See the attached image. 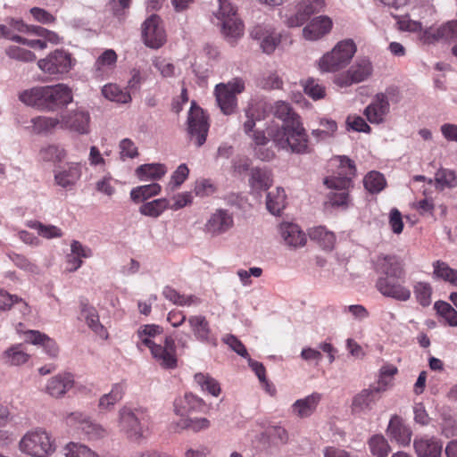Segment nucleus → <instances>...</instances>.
Segmentation results:
<instances>
[{"instance_id": "69168bd1", "label": "nucleus", "mask_w": 457, "mask_h": 457, "mask_svg": "<svg viewBox=\"0 0 457 457\" xmlns=\"http://www.w3.org/2000/svg\"><path fill=\"white\" fill-rule=\"evenodd\" d=\"M66 457H98V455L86 445L71 444Z\"/></svg>"}, {"instance_id": "680f3d73", "label": "nucleus", "mask_w": 457, "mask_h": 457, "mask_svg": "<svg viewBox=\"0 0 457 457\" xmlns=\"http://www.w3.org/2000/svg\"><path fill=\"white\" fill-rule=\"evenodd\" d=\"M335 159L339 162V175L346 174L353 178L355 177L356 166L353 160H351L346 155H338L336 156Z\"/></svg>"}, {"instance_id": "6ab92c4d", "label": "nucleus", "mask_w": 457, "mask_h": 457, "mask_svg": "<svg viewBox=\"0 0 457 457\" xmlns=\"http://www.w3.org/2000/svg\"><path fill=\"white\" fill-rule=\"evenodd\" d=\"M251 37L260 42V46L266 54H271L281 41L280 34L271 27L257 25L251 31Z\"/></svg>"}, {"instance_id": "c03bdc74", "label": "nucleus", "mask_w": 457, "mask_h": 457, "mask_svg": "<svg viewBox=\"0 0 457 457\" xmlns=\"http://www.w3.org/2000/svg\"><path fill=\"white\" fill-rule=\"evenodd\" d=\"M65 155V150L57 145H48L42 147L39 151V157L44 162H61Z\"/></svg>"}, {"instance_id": "f257e3e1", "label": "nucleus", "mask_w": 457, "mask_h": 457, "mask_svg": "<svg viewBox=\"0 0 457 457\" xmlns=\"http://www.w3.org/2000/svg\"><path fill=\"white\" fill-rule=\"evenodd\" d=\"M71 89L65 84L39 86L23 90L19 100L28 106L40 111L54 112L72 102Z\"/></svg>"}, {"instance_id": "c9c22d12", "label": "nucleus", "mask_w": 457, "mask_h": 457, "mask_svg": "<svg viewBox=\"0 0 457 457\" xmlns=\"http://www.w3.org/2000/svg\"><path fill=\"white\" fill-rule=\"evenodd\" d=\"M309 237L312 240L316 241L325 250H331L336 241L334 233L327 230L326 228L322 226L311 229Z\"/></svg>"}, {"instance_id": "2f4dec72", "label": "nucleus", "mask_w": 457, "mask_h": 457, "mask_svg": "<svg viewBox=\"0 0 457 457\" xmlns=\"http://www.w3.org/2000/svg\"><path fill=\"white\" fill-rule=\"evenodd\" d=\"M81 170L79 163L71 162L67 168L55 173L54 179L57 185L68 188L72 187L80 178Z\"/></svg>"}, {"instance_id": "7ed1b4c3", "label": "nucleus", "mask_w": 457, "mask_h": 457, "mask_svg": "<svg viewBox=\"0 0 457 457\" xmlns=\"http://www.w3.org/2000/svg\"><path fill=\"white\" fill-rule=\"evenodd\" d=\"M20 450L32 457H48L55 452V440L43 428L27 432L19 443Z\"/></svg>"}, {"instance_id": "b1692460", "label": "nucleus", "mask_w": 457, "mask_h": 457, "mask_svg": "<svg viewBox=\"0 0 457 457\" xmlns=\"http://www.w3.org/2000/svg\"><path fill=\"white\" fill-rule=\"evenodd\" d=\"M413 447L418 457H440L442 453L441 442L434 436H416Z\"/></svg>"}, {"instance_id": "f3484780", "label": "nucleus", "mask_w": 457, "mask_h": 457, "mask_svg": "<svg viewBox=\"0 0 457 457\" xmlns=\"http://www.w3.org/2000/svg\"><path fill=\"white\" fill-rule=\"evenodd\" d=\"M187 322L193 336L197 341L213 346L217 345V339L205 316L201 314L191 315L187 318Z\"/></svg>"}, {"instance_id": "473e14b6", "label": "nucleus", "mask_w": 457, "mask_h": 457, "mask_svg": "<svg viewBox=\"0 0 457 457\" xmlns=\"http://www.w3.org/2000/svg\"><path fill=\"white\" fill-rule=\"evenodd\" d=\"M1 358L7 365L20 366L29 361V354L26 353L23 344H16L4 351Z\"/></svg>"}, {"instance_id": "8fccbe9b", "label": "nucleus", "mask_w": 457, "mask_h": 457, "mask_svg": "<svg viewBox=\"0 0 457 457\" xmlns=\"http://www.w3.org/2000/svg\"><path fill=\"white\" fill-rule=\"evenodd\" d=\"M5 54L11 59L22 62H31L36 60V55L33 52L17 46H10L7 47L5 49Z\"/></svg>"}, {"instance_id": "412c9836", "label": "nucleus", "mask_w": 457, "mask_h": 457, "mask_svg": "<svg viewBox=\"0 0 457 457\" xmlns=\"http://www.w3.org/2000/svg\"><path fill=\"white\" fill-rule=\"evenodd\" d=\"M233 224L232 215L227 210L219 209L207 220L205 229L212 236H218L228 231Z\"/></svg>"}, {"instance_id": "79ce46f5", "label": "nucleus", "mask_w": 457, "mask_h": 457, "mask_svg": "<svg viewBox=\"0 0 457 457\" xmlns=\"http://www.w3.org/2000/svg\"><path fill=\"white\" fill-rule=\"evenodd\" d=\"M161 191V186L157 183L135 187L130 192V197L134 202L145 201L157 195Z\"/></svg>"}, {"instance_id": "a19ab883", "label": "nucleus", "mask_w": 457, "mask_h": 457, "mask_svg": "<svg viewBox=\"0 0 457 457\" xmlns=\"http://www.w3.org/2000/svg\"><path fill=\"white\" fill-rule=\"evenodd\" d=\"M433 268L436 278L457 286V270L452 269L446 262L441 261L435 262Z\"/></svg>"}, {"instance_id": "1a4fd4ad", "label": "nucleus", "mask_w": 457, "mask_h": 457, "mask_svg": "<svg viewBox=\"0 0 457 457\" xmlns=\"http://www.w3.org/2000/svg\"><path fill=\"white\" fill-rule=\"evenodd\" d=\"M75 62L76 60L69 52L56 49L46 58L40 59L37 66L43 72L49 75H63L72 69Z\"/></svg>"}, {"instance_id": "ddd939ff", "label": "nucleus", "mask_w": 457, "mask_h": 457, "mask_svg": "<svg viewBox=\"0 0 457 457\" xmlns=\"http://www.w3.org/2000/svg\"><path fill=\"white\" fill-rule=\"evenodd\" d=\"M373 71V67L369 59L363 58L356 61L346 72L338 75L335 83L343 87L357 84L368 79Z\"/></svg>"}, {"instance_id": "5fc2aeb1", "label": "nucleus", "mask_w": 457, "mask_h": 457, "mask_svg": "<svg viewBox=\"0 0 457 457\" xmlns=\"http://www.w3.org/2000/svg\"><path fill=\"white\" fill-rule=\"evenodd\" d=\"M414 293H415L417 301L422 306H428L430 304L432 288L428 283L418 282L414 286Z\"/></svg>"}, {"instance_id": "052dcab7", "label": "nucleus", "mask_w": 457, "mask_h": 457, "mask_svg": "<svg viewBox=\"0 0 457 457\" xmlns=\"http://www.w3.org/2000/svg\"><path fill=\"white\" fill-rule=\"evenodd\" d=\"M443 40L457 44V21H452L439 28Z\"/></svg>"}, {"instance_id": "6e6552de", "label": "nucleus", "mask_w": 457, "mask_h": 457, "mask_svg": "<svg viewBox=\"0 0 457 457\" xmlns=\"http://www.w3.org/2000/svg\"><path fill=\"white\" fill-rule=\"evenodd\" d=\"M143 345L150 349L153 358L162 368L173 370L177 367L178 359L173 337H165L163 345L156 344L152 339L145 337L143 339Z\"/></svg>"}, {"instance_id": "e433bc0d", "label": "nucleus", "mask_w": 457, "mask_h": 457, "mask_svg": "<svg viewBox=\"0 0 457 457\" xmlns=\"http://www.w3.org/2000/svg\"><path fill=\"white\" fill-rule=\"evenodd\" d=\"M167 170L163 164L151 163L143 164L137 168L136 174L140 180L160 179L165 175Z\"/></svg>"}, {"instance_id": "0eeeda50", "label": "nucleus", "mask_w": 457, "mask_h": 457, "mask_svg": "<svg viewBox=\"0 0 457 457\" xmlns=\"http://www.w3.org/2000/svg\"><path fill=\"white\" fill-rule=\"evenodd\" d=\"M220 21L221 32L228 40L241 37L244 30L242 21L237 15V10L228 0H220V9L216 13Z\"/></svg>"}, {"instance_id": "aec40b11", "label": "nucleus", "mask_w": 457, "mask_h": 457, "mask_svg": "<svg viewBox=\"0 0 457 457\" xmlns=\"http://www.w3.org/2000/svg\"><path fill=\"white\" fill-rule=\"evenodd\" d=\"M204 408V401L191 393H187L174 401V411L182 418L202 412Z\"/></svg>"}, {"instance_id": "393cba45", "label": "nucleus", "mask_w": 457, "mask_h": 457, "mask_svg": "<svg viewBox=\"0 0 457 457\" xmlns=\"http://www.w3.org/2000/svg\"><path fill=\"white\" fill-rule=\"evenodd\" d=\"M386 435L399 445H408L411 443V430L398 415H393L389 420Z\"/></svg>"}, {"instance_id": "423d86ee", "label": "nucleus", "mask_w": 457, "mask_h": 457, "mask_svg": "<svg viewBox=\"0 0 457 457\" xmlns=\"http://www.w3.org/2000/svg\"><path fill=\"white\" fill-rule=\"evenodd\" d=\"M355 51L356 46L352 40L341 41L320 59V67L328 72L338 71L348 64Z\"/></svg>"}, {"instance_id": "cd10ccee", "label": "nucleus", "mask_w": 457, "mask_h": 457, "mask_svg": "<svg viewBox=\"0 0 457 457\" xmlns=\"http://www.w3.org/2000/svg\"><path fill=\"white\" fill-rule=\"evenodd\" d=\"M81 317L85 320L88 328L102 338H107L108 333L105 328L101 324L99 320V315L97 311L92 305L87 303L81 302Z\"/></svg>"}, {"instance_id": "a211bd4d", "label": "nucleus", "mask_w": 457, "mask_h": 457, "mask_svg": "<svg viewBox=\"0 0 457 457\" xmlns=\"http://www.w3.org/2000/svg\"><path fill=\"white\" fill-rule=\"evenodd\" d=\"M62 129H70L80 135L89 133L90 115L84 110L71 111L62 115Z\"/></svg>"}, {"instance_id": "9d476101", "label": "nucleus", "mask_w": 457, "mask_h": 457, "mask_svg": "<svg viewBox=\"0 0 457 457\" xmlns=\"http://www.w3.org/2000/svg\"><path fill=\"white\" fill-rule=\"evenodd\" d=\"M386 391L385 386L371 384L368 387L361 389L356 393L350 405L352 413L368 414L376 406L381 398V394Z\"/></svg>"}, {"instance_id": "9b49d317", "label": "nucleus", "mask_w": 457, "mask_h": 457, "mask_svg": "<svg viewBox=\"0 0 457 457\" xmlns=\"http://www.w3.org/2000/svg\"><path fill=\"white\" fill-rule=\"evenodd\" d=\"M263 430L257 433L252 439L255 448L269 451L273 447L286 445L289 436L287 429L279 425H268L262 427Z\"/></svg>"}, {"instance_id": "c85d7f7f", "label": "nucleus", "mask_w": 457, "mask_h": 457, "mask_svg": "<svg viewBox=\"0 0 457 457\" xmlns=\"http://www.w3.org/2000/svg\"><path fill=\"white\" fill-rule=\"evenodd\" d=\"M280 234L285 243L293 248L303 246L306 243V236L299 226L290 222L280 225Z\"/></svg>"}, {"instance_id": "20e7f679", "label": "nucleus", "mask_w": 457, "mask_h": 457, "mask_svg": "<svg viewBox=\"0 0 457 457\" xmlns=\"http://www.w3.org/2000/svg\"><path fill=\"white\" fill-rule=\"evenodd\" d=\"M274 144L281 149H290L295 154H306L310 152L308 135L302 122L287 128H280L272 136Z\"/></svg>"}, {"instance_id": "de8ad7c7", "label": "nucleus", "mask_w": 457, "mask_h": 457, "mask_svg": "<svg viewBox=\"0 0 457 457\" xmlns=\"http://www.w3.org/2000/svg\"><path fill=\"white\" fill-rule=\"evenodd\" d=\"M303 86L304 93L314 101L323 99L326 96L325 87L313 78L307 79Z\"/></svg>"}, {"instance_id": "3c124183", "label": "nucleus", "mask_w": 457, "mask_h": 457, "mask_svg": "<svg viewBox=\"0 0 457 457\" xmlns=\"http://www.w3.org/2000/svg\"><path fill=\"white\" fill-rule=\"evenodd\" d=\"M9 258L12 260V262L14 263L16 267L19 269L24 270L27 273L29 274H39L40 269L39 267L30 262L26 256L12 253H9Z\"/></svg>"}, {"instance_id": "a878e982", "label": "nucleus", "mask_w": 457, "mask_h": 457, "mask_svg": "<svg viewBox=\"0 0 457 457\" xmlns=\"http://www.w3.org/2000/svg\"><path fill=\"white\" fill-rule=\"evenodd\" d=\"M321 398V394L315 392L304 398L298 399L292 404L291 411L298 418H308L316 411Z\"/></svg>"}, {"instance_id": "338daca9", "label": "nucleus", "mask_w": 457, "mask_h": 457, "mask_svg": "<svg viewBox=\"0 0 457 457\" xmlns=\"http://www.w3.org/2000/svg\"><path fill=\"white\" fill-rule=\"evenodd\" d=\"M194 192L200 197L211 195L215 192V187L209 179H202L195 182Z\"/></svg>"}, {"instance_id": "39448f33", "label": "nucleus", "mask_w": 457, "mask_h": 457, "mask_svg": "<svg viewBox=\"0 0 457 457\" xmlns=\"http://www.w3.org/2000/svg\"><path fill=\"white\" fill-rule=\"evenodd\" d=\"M245 90V81L241 78H235L228 83L216 85L214 94L220 111L225 115L235 112L237 106V95Z\"/></svg>"}, {"instance_id": "0e129e2a", "label": "nucleus", "mask_w": 457, "mask_h": 457, "mask_svg": "<svg viewBox=\"0 0 457 457\" xmlns=\"http://www.w3.org/2000/svg\"><path fill=\"white\" fill-rule=\"evenodd\" d=\"M120 154L122 160L135 158L138 155L137 147L129 138H124L120 142Z\"/></svg>"}, {"instance_id": "37998d69", "label": "nucleus", "mask_w": 457, "mask_h": 457, "mask_svg": "<svg viewBox=\"0 0 457 457\" xmlns=\"http://www.w3.org/2000/svg\"><path fill=\"white\" fill-rule=\"evenodd\" d=\"M27 226L30 228L36 229L39 236L47 239L61 237L62 236V230L56 226L45 225L37 220H29L28 221Z\"/></svg>"}, {"instance_id": "09e8293b", "label": "nucleus", "mask_w": 457, "mask_h": 457, "mask_svg": "<svg viewBox=\"0 0 457 457\" xmlns=\"http://www.w3.org/2000/svg\"><path fill=\"white\" fill-rule=\"evenodd\" d=\"M195 381L203 390L207 391L213 396H218L220 393L219 383L208 375L197 373L195 375Z\"/></svg>"}, {"instance_id": "f704fd0d", "label": "nucleus", "mask_w": 457, "mask_h": 457, "mask_svg": "<svg viewBox=\"0 0 457 457\" xmlns=\"http://www.w3.org/2000/svg\"><path fill=\"white\" fill-rule=\"evenodd\" d=\"M32 129L36 134L52 133L57 128L62 129V119L38 116L31 120Z\"/></svg>"}, {"instance_id": "6e6d98bb", "label": "nucleus", "mask_w": 457, "mask_h": 457, "mask_svg": "<svg viewBox=\"0 0 457 457\" xmlns=\"http://www.w3.org/2000/svg\"><path fill=\"white\" fill-rule=\"evenodd\" d=\"M178 425L181 428H188L196 432L207 428L210 426V421L205 418L193 419L187 417L182 419Z\"/></svg>"}, {"instance_id": "72a5a7b5", "label": "nucleus", "mask_w": 457, "mask_h": 457, "mask_svg": "<svg viewBox=\"0 0 457 457\" xmlns=\"http://www.w3.org/2000/svg\"><path fill=\"white\" fill-rule=\"evenodd\" d=\"M272 183L271 172L269 170L259 167L251 170L249 184L253 189L267 190Z\"/></svg>"}, {"instance_id": "58836bf2", "label": "nucleus", "mask_w": 457, "mask_h": 457, "mask_svg": "<svg viewBox=\"0 0 457 457\" xmlns=\"http://www.w3.org/2000/svg\"><path fill=\"white\" fill-rule=\"evenodd\" d=\"M368 446L374 457H387L391 451L387 440L380 434L373 435L368 440Z\"/></svg>"}, {"instance_id": "603ef678", "label": "nucleus", "mask_w": 457, "mask_h": 457, "mask_svg": "<svg viewBox=\"0 0 457 457\" xmlns=\"http://www.w3.org/2000/svg\"><path fill=\"white\" fill-rule=\"evenodd\" d=\"M102 93L106 98L118 103L126 104L131 100L129 94L123 93L117 86L112 84L104 86Z\"/></svg>"}, {"instance_id": "f8f14e48", "label": "nucleus", "mask_w": 457, "mask_h": 457, "mask_svg": "<svg viewBox=\"0 0 457 457\" xmlns=\"http://www.w3.org/2000/svg\"><path fill=\"white\" fill-rule=\"evenodd\" d=\"M187 125V131L192 138H195L196 146H202L206 141L209 123L204 110L197 106L195 102L192 103L188 112Z\"/></svg>"}, {"instance_id": "5701e85b", "label": "nucleus", "mask_w": 457, "mask_h": 457, "mask_svg": "<svg viewBox=\"0 0 457 457\" xmlns=\"http://www.w3.org/2000/svg\"><path fill=\"white\" fill-rule=\"evenodd\" d=\"M332 25V20L328 16L320 15L312 19L303 28V35L305 39L318 40L330 32Z\"/></svg>"}, {"instance_id": "13d9d810", "label": "nucleus", "mask_w": 457, "mask_h": 457, "mask_svg": "<svg viewBox=\"0 0 457 457\" xmlns=\"http://www.w3.org/2000/svg\"><path fill=\"white\" fill-rule=\"evenodd\" d=\"M79 429L91 438L100 437L104 435V429L97 424L92 422L89 417L86 420H83L82 423L79 427Z\"/></svg>"}, {"instance_id": "4d7b16f0", "label": "nucleus", "mask_w": 457, "mask_h": 457, "mask_svg": "<svg viewBox=\"0 0 457 457\" xmlns=\"http://www.w3.org/2000/svg\"><path fill=\"white\" fill-rule=\"evenodd\" d=\"M222 341L228 345V347L243 358H249L248 352L243 343L234 335H227L222 338Z\"/></svg>"}, {"instance_id": "49530a36", "label": "nucleus", "mask_w": 457, "mask_h": 457, "mask_svg": "<svg viewBox=\"0 0 457 457\" xmlns=\"http://www.w3.org/2000/svg\"><path fill=\"white\" fill-rule=\"evenodd\" d=\"M435 181L441 188H453L457 187V173L453 170L440 169L436 171Z\"/></svg>"}, {"instance_id": "864d4df0", "label": "nucleus", "mask_w": 457, "mask_h": 457, "mask_svg": "<svg viewBox=\"0 0 457 457\" xmlns=\"http://www.w3.org/2000/svg\"><path fill=\"white\" fill-rule=\"evenodd\" d=\"M353 177H350L346 174L331 176L326 178L324 180V184L328 186V187L335 188L339 191L346 190L352 186Z\"/></svg>"}, {"instance_id": "7c9ffc66", "label": "nucleus", "mask_w": 457, "mask_h": 457, "mask_svg": "<svg viewBox=\"0 0 457 457\" xmlns=\"http://www.w3.org/2000/svg\"><path fill=\"white\" fill-rule=\"evenodd\" d=\"M25 335L26 342L35 345H42L45 348L46 353L51 357H56L58 355L59 347L56 342L50 338L47 335L37 330H29Z\"/></svg>"}, {"instance_id": "ea45409f", "label": "nucleus", "mask_w": 457, "mask_h": 457, "mask_svg": "<svg viewBox=\"0 0 457 457\" xmlns=\"http://www.w3.org/2000/svg\"><path fill=\"white\" fill-rule=\"evenodd\" d=\"M169 207V202L166 198H159L151 202L145 203L139 207V212L142 215L157 218Z\"/></svg>"}, {"instance_id": "bf43d9fd", "label": "nucleus", "mask_w": 457, "mask_h": 457, "mask_svg": "<svg viewBox=\"0 0 457 457\" xmlns=\"http://www.w3.org/2000/svg\"><path fill=\"white\" fill-rule=\"evenodd\" d=\"M441 428L446 437H453L457 432V422L450 413H442Z\"/></svg>"}, {"instance_id": "4be33fe9", "label": "nucleus", "mask_w": 457, "mask_h": 457, "mask_svg": "<svg viewBox=\"0 0 457 457\" xmlns=\"http://www.w3.org/2000/svg\"><path fill=\"white\" fill-rule=\"evenodd\" d=\"M390 104L382 93H378L372 102L365 108L363 114L370 123L379 124L389 112Z\"/></svg>"}, {"instance_id": "e2e57ef3", "label": "nucleus", "mask_w": 457, "mask_h": 457, "mask_svg": "<svg viewBox=\"0 0 457 457\" xmlns=\"http://www.w3.org/2000/svg\"><path fill=\"white\" fill-rule=\"evenodd\" d=\"M247 361H248L249 366L254 371V373L258 377L260 382L265 386V388L269 393H271V390H270L271 386L269 384V382L266 378V370H265L263 364L257 361H253L250 357L247 358Z\"/></svg>"}, {"instance_id": "f03ea898", "label": "nucleus", "mask_w": 457, "mask_h": 457, "mask_svg": "<svg viewBox=\"0 0 457 457\" xmlns=\"http://www.w3.org/2000/svg\"><path fill=\"white\" fill-rule=\"evenodd\" d=\"M148 421L145 409L124 406L119 411V427L131 442L140 443L146 438Z\"/></svg>"}, {"instance_id": "dca6fc26", "label": "nucleus", "mask_w": 457, "mask_h": 457, "mask_svg": "<svg viewBox=\"0 0 457 457\" xmlns=\"http://www.w3.org/2000/svg\"><path fill=\"white\" fill-rule=\"evenodd\" d=\"M402 282L393 277H378L376 282V288L384 296L405 302L411 298V290L404 287Z\"/></svg>"}, {"instance_id": "4468645a", "label": "nucleus", "mask_w": 457, "mask_h": 457, "mask_svg": "<svg viewBox=\"0 0 457 457\" xmlns=\"http://www.w3.org/2000/svg\"><path fill=\"white\" fill-rule=\"evenodd\" d=\"M375 270L380 277H393L398 280H405L403 260L395 254H379L375 261Z\"/></svg>"}, {"instance_id": "a18cd8bd", "label": "nucleus", "mask_w": 457, "mask_h": 457, "mask_svg": "<svg viewBox=\"0 0 457 457\" xmlns=\"http://www.w3.org/2000/svg\"><path fill=\"white\" fill-rule=\"evenodd\" d=\"M363 184L369 192L375 194L384 189L386 179L380 172L370 171L365 176Z\"/></svg>"}, {"instance_id": "2eb2a0df", "label": "nucleus", "mask_w": 457, "mask_h": 457, "mask_svg": "<svg viewBox=\"0 0 457 457\" xmlns=\"http://www.w3.org/2000/svg\"><path fill=\"white\" fill-rule=\"evenodd\" d=\"M142 37L145 44L151 48H159L164 44L166 35L158 15L152 14L145 21L142 25Z\"/></svg>"}, {"instance_id": "bb28decb", "label": "nucleus", "mask_w": 457, "mask_h": 457, "mask_svg": "<svg viewBox=\"0 0 457 457\" xmlns=\"http://www.w3.org/2000/svg\"><path fill=\"white\" fill-rule=\"evenodd\" d=\"M73 386V376L71 373H62L49 379L46 390L51 396L59 398L64 395Z\"/></svg>"}, {"instance_id": "c756f323", "label": "nucleus", "mask_w": 457, "mask_h": 457, "mask_svg": "<svg viewBox=\"0 0 457 457\" xmlns=\"http://www.w3.org/2000/svg\"><path fill=\"white\" fill-rule=\"evenodd\" d=\"M270 111L276 118L283 121L281 128H287V126L290 127L301 122L300 116L294 112L288 103L284 101H277L274 103Z\"/></svg>"}, {"instance_id": "774afa93", "label": "nucleus", "mask_w": 457, "mask_h": 457, "mask_svg": "<svg viewBox=\"0 0 457 457\" xmlns=\"http://www.w3.org/2000/svg\"><path fill=\"white\" fill-rule=\"evenodd\" d=\"M299 6L303 7L304 12L310 17L314 13L322 12L325 7V2L324 0H304Z\"/></svg>"}, {"instance_id": "4c0bfd02", "label": "nucleus", "mask_w": 457, "mask_h": 457, "mask_svg": "<svg viewBox=\"0 0 457 457\" xmlns=\"http://www.w3.org/2000/svg\"><path fill=\"white\" fill-rule=\"evenodd\" d=\"M286 205V194L282 187H277L275 191L269 192L266 199L268 211L273 215H278Z\"/></svg>"}]
</instances>
